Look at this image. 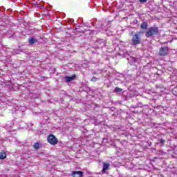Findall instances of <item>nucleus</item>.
<instances>
[{"instance_id": "obj_19", "label": "nucleus", "mask_w": 177, "mask_h": 177, "mask_svg": "<svg viewBox=\"0 0 177 177\" xmlns=\"http://www.w3.org/2000/svg\"><path fill=\"white\" fill-rule=\"evenodd\" d=\"M77 32H80V34H84V30H77Z\"/></svg>"}, {"instance_id": "obj_6", "label": "nucleus", "mask_w": 177, "mask_h": 177, "mask_svg": "<svg viewBox=\"0 0 177 177\" xmlns=\"http://www.w3.org/2000/svg\"><path fill=\"white\" fill-rule=\"evenodd\" d=\"M110 167H111V165L109 162H104L103 167H102V172H104V174H106V171L110 169Z\"/></svg>"}, {"instance_id": "obj_18", "label": "nucleus", "mask_w": 177, "mask_h": 177, "mask_svg": "<svg viewBox=\"0 0 177 177\" xmlns=\"http://www.w3.org/2000/svg\"><path fill=\"white\" fill-rule=\"evenodd\" d=\"M141 3H146L147 2V0H139Z\"/></svg>"}, {"instance_id": "obj_13", "label": "nucleus", "mask_w": 177, "mask_h": 177, "mask_svg": "<svg viewBox=\"0 0 177 177\" xmlns=\"http://www.w3.org/2000/svg\"><path fill=\"white\" fill-rule=\"evenodd\" d=\"M114 92H115V93H120L122 92V88L116 87L114 89Z\"/></svg>"}, {"instance_id": "obj_10", "label": "nucleus", "mask_w": 177, "mask_h": 177, "mask_svg": "<svg viewBox=\"0 0 177 177\" xmlns=\"http://www.w3.org/2000/svg\"><path fill=\"white\" fill-rule=\"evenodd\" d=\"M75 75L70 77V76H66L65 78V81L66 82H71V81H74V79L75 78Z\"/></svg>"}, {"instance_id": "obj_7", "label": "nucleus", "mask_w": 177, "mask_h": 177, "mask_svg": "<svg viewBox=\"0 0 177 177\" xmlns=\"http://www.w3.org/2000/svg\"><path fill=\"white\" fill-rule=\"evenodd\" d=\"M73 177H82L84 176V172L82 171H73L72 173Z\"/></svg>"}, {"instance_id": "obj_3", "label": "nucleus", "mask_w": 177, "mask_h": 177, "mask_svg": "<svg viewBox=\"0 0 177 177\" xmlns=\"http://www.w3.org/2000/svg\"><path fill=\"white\" fill-rule=\"evenodd\" d=\"M47 142L50 143V145H53V146H55V145H57V142H59V140H57V138L55 136V135L50 134L47 137Z\"/></svg>"}, {"instance_id": "obj_1", "label": "nucleus", "mask_w": 177, "mask_h": 177, "mask_svg": "<svg viewBox=\"0 0 177 177\" xmlns=\"http://www.w3.org/2000/svg\"><path fill=\"white\" fill-rule=\"evenodd\" d=\"M142 35H143V32L140 31L134 33L131 39V46H138L142 44Z\"/></svg>"}, {"instance_id": "obj_4", "label": "nucleus", "mask_w": 177, "mask_h": 177, "mask_svg": "<svg viewBox=\"0 0 177 177\" xmlns=\"http://www.w3.org/2000/svg\"><path fill=\"white\" fill-rule=\"evenodd\" d=\"M95 46L97 48V49H100L106 46V41L102 39H97L95 42Z\"/></svg>"}, {"instance_id": "obj_2", "label": "nucleus", "mask_w": 177, "mask_h": 177, "mask_svg": "<svg viewBox=\"0 0 177 177\" xmlns=\"http://www.w3.org/2000/svg\"><path fill=\"white\" fill-rule=\"evenodd\" d=\"M160 34V31L158 30V27H151L148 29V30L145 32V37L147 38H151L153 35H158Z\"/></svg>"}, {"instance_id": "obj_12", "label": "nucleus", "mask_w": 177, "mask_h": 177, "mask_svg": "<svg viewBox=\"0 0 177 177\" xmlns=\"http://www.w3.org/2000/svg\"><path fill=\"white\" fill-rule=\"evenodd\" d=\"M6 158V152L0 153V160H5Z\"/></svg>"}, {"instance_id": "obj_8", "label": "nucleus", "mask_w": 177, "mask_h": 177, "mask_svg": "<svg viewBox=\"0 0 177 177\" xmlns=\"http://www.w3.org/2000/svg\"><path fill=\"white\" fill-rule=\"evenodd\" d=\"M37 42H38V40H37V39H35L33 37H30L28 38V44L30 46H32V45H34V44H37Z\"/></svg>"}, {"instance_id": "obj_15", "label": "nucleus", "mask_w": 177, "mask_h": 177, "mask_svg": "<svg viewBox=\"0 0 177 177\" xmlns=\"http://www.w3.org/2000/svg\"><path fill=\"white\" fill-rule=\"evenodd\" d=\"M130 62H131V64H133V63H136V62H138V59L135 57H131Z\"/></svg>"}, {"instance_id": "obj_17", "label": "nucleus", "mask_w": 177, "mask_h": 177, "mask_svg": "<svg viewBox=\"0 0 177 177\" xmlns=\"http://www.w3.org/2000/svg\"><path fill=\"white\" fill-rule=\"evenodd\" d=\"M90 34H91V35H92V34H97V32H96V30H91L90 31Z\"/></svg>"}, {"instance_id": "obj_16", "label": "nucleus", "mask_w": 177, "mask_h": 177, "mask_svg": "<svg viewBox=\"0 0 177 177\" xmlns=\"http://www.w3.org/2000/svg\"><path fill=\"white\" fill-rule=\"evenodd\" d=\"M90 81H91V82H96V81H97V78L96 77L93 76V77H91Z\"/></svg>"}, {"instance_id": "obj_14", "label": "nucleus", "mask_w": 177, "mask_h": 177, "mask_svg": "<svg viewBox=\"0 0 177 177\" xmlns=\"http://www.w3.org/2000/svg\"><path fill=\"white\" fill-rule=\"evenodd\" d=\"M33 147L35 150H38V149H39V143L35 142L33 145Z\"/></svg>"}, {"instance_id": "obj_21", "label": "nucleus", "mask_w": 177, "mask_h": 177, "mask_svg": "<svg viewBox=\"0 0 177 177\" xmlns=\"http://www.w3.org/2000/svg\"><path fill=\"white\" fill-rule=\"evenodd\" d=\"M75 30H78V28H76Z\"/></svg>"}, {"instance_id": "obj_9", "label": "nucleus", "mask_w": 177, "mask_h": 177, "mask_svg": "<svg viewBox=\"0 0 177 177\" xmlns=\"http://www.w3.org/2000/svg\"><path fill=\"white\" fill-rule=\"evenodd\" d=\"M165 142L166 140L162 138H158V142L155 143V145H160V147H162L165 146Z\"/></svg>"}, {"instance_id": "obj_20", "label": "nucleus", "mask_w": 177, "mask_h": 177, "mask_svg": "<svg viewBox=\"0 0 177 177\" xmlns=\"http://www.w3.org/2000/svg\"><path fill=\"white\" fill-rule=\"evenodd\" d=\"M148 143V146L150 147V146H151V142H147Z\"/></svg>"}, {"instance_id": "obj_11", "label": "nucleus", "mask_w": 177, "mask_h": 177, "mask_svg": "<svg viewBox=\"0 0 177 177\" xmlns=\"http://www.w3.org/2000/svg\"><path fill=\"white\" fill-rule=\"evenodd\" d=\"M149 27V24H147V22L143 21L140 24V28L141 30H147V28Z\"/></svg>"}, {"instance_id": "obj_5", "label": "nucleus", "mask_w": 177, "mask_h": 177, "mask_svg": "<svg viewBox=\"0 0 177 177\" xmlns=\"http://www.w3.org/2000/svg\"><path fill=\"white\" fill-rule=\"evenodd\" d=\"M167 55H168V47L167 46L161 47L159 50V55L167 56Z\"/></svg>"}]
</instances>
